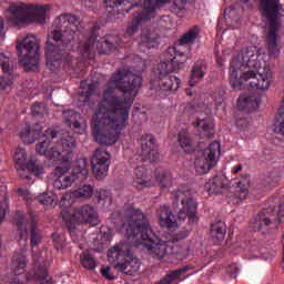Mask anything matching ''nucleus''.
<instances>
[{
  "instance_id": "31",
  "label": "nucleus",
  "mask_w": 284,
  "mask_h": 284,
  "mask_svg": "<svg viewBox=\"0 0 284 284\" xmlns=\"http://www.w3.org/2000/svg\"><path fill=\"white\" fill-rule=\"evenodd\" d=\"M81 88V94H80V101L82 103H88L90 101V97L94 94L97 91V88H99V84L97 83H88V81H82L80 84Z\"/></svg>"
},
{
  "instance_id": "52",
  "label": "nucleus",
  "mask_w": 284,
  "mask_h": 284,
  "mask_svg": "<svg viewBox=\"0 0 284 284\" xmlns=\"http://www.w3.org/2000/svg\"><path fill=\"white\" fill-rule=\"evenodd\" d=\"M230 14H234V11H230Z\"/></svg>"
},
{
  "instance_id": "24",
  "label": "nucleus",
  "mask_w": 284,
  "mask_h": 284,
  "mask_svg": "<svg viewBox=\"0 0 284 284\" xmlns=\"http://www.w3.org/2000/svg\"><path fill=\"white\" fill-rule=\"evenodd\" d=\"M261 104V98L255 94L244 93L237 99V108L239 110H248V112H254V110H258V105Z\"/></svg>"
},
{
  "instance_id": "45",
  "label": "nucleus",
  "mask_w": 284,
  "mask_h": 284,
  "mask_svg": "<svg viewBox=\"0 0 284 284\" xmlns=\"http://www.w3.org/2000/svg\"><path fill=\"white\" fill-rule=\"evenodd\" d=\"M99 196H100V201H103V199H108L109 201L111 200L110 192L105 190H101Z\"/></svg>"
},
{
  "instance_id": "8",
  "label": "nucleus",
  "mask_w": 284,
  "mask_h": 284,
  "mask_svg": "<svg viewBox=\"0 0 284 284\" xmlns=\"http://www.w3.org/2000/svg\"><path fill=\"white\" fill-rule=\"evenodd\" d=\"M52 10L50 4H14L9 7V21L13 26H26L28 23H45L48 12Z\"/></svg>"
},
{
  "instance_id": "20",
  "label": "nucleus",
  "mask_w": 284,
  "mask_h": 284,
  "mask_svg": "<svg viewBox=\"0 0 284 284\" xmlns=\"http://www.w3.org/2000/svg\"><path fill=\"white\" fill-rule=\"evenodd\" d=\"M62 119H64V123L75 132V134H83L85 132V119L80 115L79 112L74 110H65L62 113Z\"/></svg>"
},
{
  "instance_id": "39",
  "label": "nucleus",
  "mask_w": 284,
  "mask_h": 284,
  "mask_svg": "<svg viewBox=\"0 0 284 284\" xmlns=\"http://www.w3.org/2000/svg\"><path fill=\"white\" fill-rule=\"evenodd\" d=\"M39 201L42 205H57V194L53 192L43 193L39 196Z\"/></svg>"
},
{
  "instance_id": "1",
  "label": "nucleus",
  "mask_w": 284,
  "mask_h": 284,
  "mask_svg": "<svg viewBox=\"0 0 284 284\" xmlns=\"http://www.w3.org/2000/svg\"><path fill=\"white\" fill-rule=\"evenodd\" d=\"M136 63L132 67L136 69L135 73L122 69L113 73L106 83L102 100L91 120L93 139L100 145H114L119 141L121 130L128 126L130 110L143 84L141 72L145 62L136 58Z\"/></svg>"
},
{
  "instance_id": "3",
  "label": "nucleus",
  "mask_w": 284,
  "mask_h": 284,
  "mask_svg": "<svg viewBox=\"0 0 284 284\" xmlns=\"http://www.w3.org/2000/svg\"><path fill=\"white\" fill-rule=\"evenodd\" d=\"M74 148H77L74 139L59 138V131L52 128L45 131L42 135V141L36 145V152L38 154H43L50 161L60 163L54 169V176L57 179L53 187L55 190H65V187H70L75 181H85L90 174L88 159L82 158L78 160L71 173L68 175L70 161L74 158Z\"/></svg>"
},
{
  "instance_id": "47",
  "label": "nucleus",
  "mask_w": 284,
  "mask_h": 284,
  "mask_svg": "<svg viewBox=\"0 0 284 284\" xmlns=\"http://www.w3.org/2000/svg\"><path fill=\"white\" fill-rule=\"evenodd\" d=\"M216 63H217V65H220V68H223V65H225V58L217 55Z\"/></svg>"
},
{
  "instance_id": "48",
  "label": "nucleus",
  "mask_w": 284,
  "mask_h": 284,
  "mask_svg": "<svg viewBox=\"0 0 284 284\" xmlns=\"http://www.w3.org/2000/svg\"><path fill=\"white\" fill-rule=\"evenodd\" d=\"M105 226H102L100 229L101 234H103L106 239H110V231L105 232Z\"/></svg>"
},
{
  "instance_id": "42",
  "label": "nucleus",
  "mask_w": 284,
  "mask_h": 284,
  "mask_svg": "<svg viewBox=\"0 0 284 284\" xmlns=\"http://www.w3.org/2000/svg\"><path fill=\"white\" fill-rule=\"evenodd\" d=\"M101 274L109 281H114V275L110 274V266L101 268Z\"/></svg>"
},
{
  "instance_id": "16",
  "label": "nucleus",
  "mask_w": 284,
  "mask_h": 284,
  "mask_svg": "<svg viewBox=\"0 0 284 284\" xmlns=\"http://www.w3.org/2000/svg\"><path fill=\"white\" fill-rule=\"evenodd\" d=\"M168 65V62H161L158 65L160 90H162L163 92H176V90L181 88V79L176 78V75L168 73L170 72Z\"/></svg>"
},
{
  "instance_id": "9",
  "label": "nucleus",
  "mask_w": 284,
  "mask_h": 284,
  "mask_svg": "<svg viewBox=\"0 0 284 284\" xmlns=\"http://www.w3.org/2000/svg\"><path fill=\"white\" fill-rule=\"evenodd\" d=\"M39 38L33 34L17 39L18 59L27 72H37L39 70Z\"/></svg>"
},
{
  "instance_id": "26",
  "label": "nucleus",
  "mask_w": 284,
  "mask_h": 284,
  "mask_svg": "<svg viewBox=\"0 0 284 284\" xmlns=\"http://www.w3.org/2000/svg\"><path fill=\"white\" fill-rule=\"evenodd\" d=\"M152 181H154V185L159 183L160 190H162V192H169L170 187H172V173L165 170H156Z\"/></svg>"
},
{
  "instance_id": "43",
  "label": "nucleus",
  "mask_w": 284,
  "mask_h": 284,
  "mask_svg": "<svg viewBox=\"0 0 284 284\" xmlns=\"http://www.w3.org/2000/svg\"><path fill=\"white\" fill-rule=\"evenodd\" d=\"M6 39V29L3 27V19L0 18V43Z\"/></svg>"
},
{
  "instance_id": "4",
  "label": "nucleus",
  "mask_w": 284,
  "mask_h": 284,
  "mask_svg": "<svg viewBox=\"0 0 284 284\" xmlns=\"http://www.w3.org/2000/svg\"><path fill=\"white\" fill-rule=\"evenodd\" d=\"M261 48L251 45L243 48L231 60L229 68V82L233 90H270L274 81V72L270 64L263 60Z\"/></svg>"
},
{
  "instance_id": "28",
  "label": "nucleus",
  "mask_w": 284,
  "mask_h": 284,
  "mask_svg": "<svg viewBox=\"0 0 284 284\" xmlns=\"http://www.w3.org/2000/svg\"><path fill=\"white\" fill-rule=\"evenodd\" d=\"M140 0H105L106 8H118L121 12H130L132 8L139 6Z\"/></svg>"
},
{
  "instance_id": "23",
  "label": "nucleus",
  "mask_w": 284,
  "mask_h": 284,
  "mask_svg": "<svg viewBox=\"0 0 284 284\" xmlns=\"http://www.w3.org/2000/svg\"><path fill=\"white\" fill-rule=\"evenodd\" d=\"M133 184L136 190H144V187L154 186V180L148 178V171L143 166H138L134 170Z\"/></svg>"
},
{
  "instance_id": "36",
  "label": "nucleus",
  "mask_w": 284,
  "mask_h": 284,
  "mask_svg": "<svg viewBox=\"0 0 284 284\" xmlns=\"http://www.w3.org/2000/svg\"><path fill=\"white\" fill-rule=\"evenodd\" d=\"M179 143L184 152H192L194 150V142L190 138V133L186 130H182L179 133Z\"/></svg>"
},
{
  "instance_id": "5",
  "label": "nucleus",
  "mask_w": 284,
  "mask_h": 284,
  "mask_svg": "<svg viewBox=\"0 0 284 284\" xmlns=\"http://www.w3.org/2000/svg\"><path fill=\"white\" fill-rule=\"evenodd\" d=\"M79 18L70 13H64L54 20V29L50 34L45 45L47 68L51 72H55L61 68V59L63 53L70 50V43L74 39V34L79 31Z\"/></svg>"
},
{
  "instance_id": "2",
  "label": "nucleus",
  "mask_w": 284,
  "mask_h": 284,
  "mask_svg": "<svg viewBox=\"0 0 284 284\" xmlns=\"http://www.w3.org/2000/svg\"><path fill=\"white\" fill-rule=\"evenodd\" d=\"M124 222L120 232L124 233L128 243H119L109 250L108 258L109 262L115 264V270L123 272V274H135L141 267L139 258L134 257L130 252V245L139 247L143 245L146 247L148 253L163 261L165 256H175L178 261H185L187 258L189 248L183 246H170L171 241H183L187 239L190 232L183 230L174 233L172 239L163 240L156 236L150 227L148 217L139 209L130 207L124 212Z\"/></svg>"
},
{
  "instance_id": "6",
  "label": "nucleus",
  "mask_w": 284,
  "mask_h": 284,
  "mask_svg": "<svg viewBox=\"0 0 284 284\" xmlns=\"http://www.w3.org/2000/svg\"><path fill=\"white\" fill-rule=\"evenodd\" d=\"M92 194H94V189L91 185H83L82 187L73 191L67 192L62 195L60 200V206L63 207L61 215L63 221L67 223V227L70 232L77 230L78 225H99V214L94 210V207L90 205H84L80 209H72V203H74L75 199H91Z\"/></svg>"
},
{
  "instance_id": "38",
  "label": "nucleus",
  "mask_w": 284,
  "mask_h": 284,
  "mask_svg": "<svg viewBox=\"0 0 284 284\" xmlns=\"http://www.w3.org/2000/svg\"><path fill=\"white\" fill-rule=\"evenodd\" d=\"M34 278L40 284H52L50 283V277H48V265H38Z\"/></svg>"
},
{
  "instance_id": "34",
  "label": "nucleus",
  "mask_w": 284,
  "mask_h": 284,
  "mask_svg": "<svg viewBox=\"0 0 284 284\" xmlns=\"http://www.w3.org/2000/svg\"><path fill=\"white\" fill-rule=\"evenodd\" d=\"M199 34H201V29L199 27L195 26L191 28L180 39V45L196 43V39H199Z\"/></svg>"
},
{
  "instance_id": "7",
  "label": "nucleus",
  "mask_w": 284,
  "mask_h": 284,
  "mask_svg": "<svg viewBox=\"0 0 284 284\" xmlns=\"http://www.w3.org/2000/svg\"><path fill=\"white\" fill-rule=\"evenodd\" d=\"M260 10L266 21L265 43L267 55L270 59H277L278 54H281L278 32L281 28H283V20H281V0H261Z\"/></svg>"
},
{
  "instance_id": "30",
  "label": "nucleus",
  "mask_w": 284,
  "mask_h": 284,
  "mask_svg": "<svg viewBox=\"0 0 284 284\" xmlns=\"http://www.w3.org/2000/svg\"><path fill=\"white\" fill-rule=\"evenodd\" d=\"M225 224L223 222H216L211 226V239L215 245L222 243L225 239Z\"/></svg>"
},
{
  "instance_id": "11",
  "label": "nucleus",
  "mask_w": 284,
  "mask_h": 284,
  "mask_svg": "<svg viewBox=\"0 0 284 284\" xmlns=\"http://www.w3.org/2000/svg\"><path fill=\"white\" fill-rule=\"evenodd\" d=\"M174 205H179V201L182 203V209L178 213L180 221H185L189 217L191 223H196L199 216L196 215V201L192 197V190L189 186H184L178 191L171 193Z\"/></svg>"
},
{
  "instance_id": "19",
  "label": "nucleus",
  "mask_w": 284,
  "mask_h": 284,
  "mask_svg": "<svg viewBox=\"0 0 284 284\" xmlns=\"http://www.w3.org/2000/svg\"><path fill=\"white\" fill-rule=\"evenodd\" d=\"M14 84V73H12V67L10 65V58L0 53V90L6 92L12 90Z\"/></svg>"
},
{
  "instance_id": "14",
  "label": "nucleus",
  "mask_w": 284,
  "mask_h": 284,
  "mask_svg": "<svg viewBox=\"0 0 284 284\" xmlns=\"http://www.w3.org/2000/svg\"><path fill=\"white\" fill-rule=\"evenodd\" d=\"M13 161L22 179H28V174H23V172L26 171L36 174V176H41V174L43 173V166L38 165L34 162H28V153H26V150L21 148H18L16 150Z\"/></svg>"
},
{
  "instance_id": "10",
  "label": "nucleus",
  "mask_w": 284,
  "mask_h": 284,
  "mask_svg": "<svg viewBox=\"0 0 284 284\" xmlns=\"http://www.w3.org/2000/svg\"><path fill=\"white\" fill-rule=\"evenodd\" d=\"M169 1L170 0H144L141 10L135 11L133 14V19L124 32V39H132L139 31V28H141L143 23H148V21L154 19V17H156V10Z\"/></svg>"
},
{
  "instance_id": "21",
  "label": "nucleus",
  "mask_w": 284,
  "mask_h": 284,
  "mask_svg": "<svg viewBox=\"0 0 284 284\" xmlns=\"http://www.w3.org/2000/svg\"><path fill=\"white\" fill-rule=\"evenodd\" d=\"M158 219L160 227H163L164 230H170L171 232L176 230V219L174 217V214H172L170 206H160V209L158 210Z\"/></svg>"
},
{
  "instance_id": "27",
  "label": "nucleus",
  "mask_w": 284,
  "mask_h": 284,
  "mask_svg": "<svg viewBox=\"0 0 284 284\" xmlns=\"http://www.w3.org/2000/svg\"><path fill=\"white\" fill-rule=\"evenodd\" d=\"M138 43L139 45H143L144 48L149 49L156 48L159 45V37L149 29H144L138 38Z\"/></svg>"
},
{
  "instance_id": "18",
  "label": "nucleus",
  "mask_w": 284,
  "mask_h": 284,
  "mask_svg": "<svg viewBox=\"0 0 284 284\" xmlns=\"http://www.w3.org/2000/svg\"><path fill=\"white\" fill-rule=\"evenodd\" d=\"M141 156L142 161H148L149 163H156L160 161L161 155L159 154V148L154 142V135L152 134H144L142 135L141 140Z\"/></svg>"
},
{
  "instance_id": "37",
  "label": "nucleus",
  "mask_w": 284,
  "mask_h": 284,
  "mask_svg": "<svg viewBox=\"0 0 284 284\" xmlns=\"http://www.w3.org/2000/svg\"><path fill=\"white\" fill-rule=\"evenodd\" d=\"M80 261H81V264L82 266L85 268V270H97V260H94L92 257V255L90 254V252H83L81 255H80Z\"/></svg>"
},
{
  "instance_id": "35",
  "label": "nucleus",
  "mask_w": 284,
  "mask_h": 284,
  "mask_svg": "<svg viewBox=\"0 0 284 284\" xmlns=\"http://www.w3.org/2000/svg\"><path fill=\"white\" fill-rule=\"evenodd\" d=\"M189 6L187 0H173L171 10L173 14H176V17L183 19V17H185L189 12Z\"/></svg>"
},
{
  "instance_id": "33",
  "label": "nucleus",
  "mask_w": 284,
  "mask_h": 284,
  "mask_svg": "<svg viewBox=\"0 0 284 284\" xmlns=\"http://www.w3.org/2000/svg\"><path fill=\"white\" fill-rule=\"evenodd\" d=\"M203 77H205V65H203V63H195L192 68L191 78L189 81L191 88H194V85H196V83H199Z\"/></svg>"
},
{
  "instance_id": "50",
  "label": "nucleus",
  "mask_w": 284,
  "mask_h": 284,
  "mask_svg": "<svg viewBox=\"0 0 284 284\" xmlns=\"http://www.w3.org/2000/svg\"><path fill=\"white\" fill-rule=\"evenodd\" d=\"M237 125L239 128H243L244 125H247V120H239Z\"/></svg>"
},
{
  "instance_id": "25",
  "label": "nucleus",
  "mask_w": 284,
  "mask_h": 284,
  "mask_svg": "<svg viewBox=\"0 0 284 284\" xmlns=\"http://www.w3.org/2000/svg\"><path fill=\"white\" fill-rule=\"evenodd\" d=\"M230 181L227 178L221 175L215 176L205 184V190L209 192V194H223L225 190H227Z\"/></svg>"
},
{
  "instance_id": "49",
  "label": "nucleus",
  "mask_w": 284,
  "mask_h": 284,
  "mask_svg": "<svg viewBox=\"0 0 284 284\" xmlns=\"http://www.w3.org/2000/svg\"><path fill=\"white\" fill-rule=\"evenodd\" d=\"M3 219H6V210L0 207V225L3 223Z\"/></svg>"
},
{
  "instance_id": "40",
  "label": "nucleus",
  "mask_w": 284,
  "mask_h": 284,
  "mask_svg": "<svg viewBox=\"0 0 284 284\" xmlns=\"http://www.w3.org/2000/svg\"><path fill=\"white\" fill-rule=\"evenodd\" d=\"M33 116H39V114H45L44 103H34L31 108Z\"/></svg>"
},
{
  "instance_id": "12",
  "label": "nucleus",
  "mask_w": 284,
  "mask_h": 284,
  "mask_svg": "<svg viewBox=\"0 0 284 284\" xmlns=\"http://www.w3.org/2000/svg\"><path fill=\"white\" fill-rule=\"evenodd\" d=\"M121 38L116 36H108L101 41H97V38L91 37L89 43L81 42L79 45V51L81 52L83 59H92L94 57V50H98L100 54H110L116 45H121Z\"/></svg>"
},
{
  "instance_id": "22",
  "label": "nucleus",
  "mask_w": 284,
  "mask_h": 284,
  "mask_svg": "<svg viewBox=\"0 0 284 284\" xmlns=\"http://www.w3.org/2000/svg\"><path fill=\"white\" fill-rule=\"evenodd\" d=\"M233 185H237V190L233 195V203H239V201H244L247 199V194H250V176L244 175L242 180H233Z\"/></svg>"
},
{
  "instance_id": "46",
  "label": "nucleus",
  "mask_w": 284,
  "mask_h": 284,
  "mask_svg": "<svg viewBox=\"0 0 284 284\" xmlns=\"http://www.w3.org/2000/svg\"><path fill=\"white\" fill-rule=\"evenodd\" d=\"M243 171V164H236L233 169H232V173L233 174H239V172Z\"/></svg>"
},
{
  "instance_id": "41",
  "label": "nucleus",
  "mask_w": 284,
  "mask_h": 284,
  "mask_svg": "<svg viewBox=\"0 0 284 284\" xmlns=\"http://www.w3.org/2000/svg\"><path fill=\"white\" fill-rule=\"evenodd\" d=\"M185 61H187V57H185V54L181 53L180 55H176L171 60V65H176V63H179V65H183V63H185Z\"/></svg>"
},
{
  "instance_id": "44",
  "label": "nucleus",
  "mask_w": 284,
  "mask_h": 284,
  "mask_svg": "<svg viewBox=\"0 0 284 284\" xmlns=\"http://www.w3.org/2000/svg\"><path fill=\"white\" fill-rule=\"evenodd\" d=\"M52 236H53V241L57 250H61V247H63V243L59 241V234H53Z\"/></svg>"
},
{
  "instance_id": "15",
  "label": "nucleus",
  "mask_w": 284,
  "mask_h": 284,
  "mask_svg": "<svg viewBox=\"0 0 284 284\" xmlns=\"http://www.w3.org/2000/svg\"><path fill=\"white\" fill-rule=\"evenodd\" d=\"M92 170L98 181H103L110 170V153L104 149H98L91 159Z\"/></svg>"
},
{
  "instance_id": "32",
  "label": "nucleus",
  "mask_w": 284,
  "mask_h": 284,
  "mask_svg": "<svg viewBox=\"0 0 284 284\" xmlns=\"http://www.w3.org/2000/svg\"><path fill=\"white\" fill-rule=\"evenodd\" d=\"M196 128L201 130L206 139H212V136H214V123L210 118L197 120Z\"/></svg>"
},
{
  "instance_id": "13",
  "label": "nucleus",
  "mask_w": 284,
  "mask_h": 284,
  "mask_svg": "<svg viewBox=\"0 0 284 284\" xmlns=\"http://www.w3.org/2000/svg\"><path fill=\"white\" fill-rule=\"evenodd\" d=\"M221 154V143L212 142L200 156L195 159V172L197 174H207L212 168L219 163V155Z\"/></svg>"
},
{
  "instance_id": "51",
  "label": "nucleus",
  "mask_w": 284,
  "mask_h": 284,
  "mask_svg": "<svg viewBox=\"0 0 284 284\" xmlns=\"http://www.w3.org/2000/svg\"><path fill=\"white\" fill-rule=\"evenodd\" d=\"M94 1H97V0H85V6H87V8H91L92 6H90V3H94Z\"/></svg>"
},
{
  "instance_id": "29",
  "label": "nucleus",
  "mask_w": 284,
  "mask_h": 284,
  "mask_svg": "<svg viewBox=\"0 0 284 284\" xmlns=\"http://www.w3.org/2000/svg\"><path fill=\"white\" fill-rule=\"evenodd\" d=\"M39 134H41V125L37 123L33 129L27 126L23 131H21L20 139H22L23 143H34V141L39 139Z\"/></svg>"
},
{
  "instance_id": "17",
  "label": "nucleus",
  "mask_w": 284,
  "mask_h": 284,
  "mask_svg": "<svg viewBox=\"0 0 284 284\" xmlns=\"http://www.w3.org/2000/svg\"><path fill=\"white\" fill-rule=\"evenodd\" d=\"M284 216V203L280 204L278 211H270L264 210L262 211L255 221L251 223L252 229L254 232H258L263 230V227H267L272 223V221H281V217Z\"/></svg>"
}]
</instances>
